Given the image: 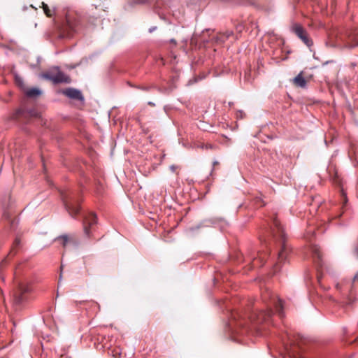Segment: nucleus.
<instances>
[{
    "label": "nucleus",
    "instance_id": "nucleus-1",
    "mask_svg": "<svg viewBox=\"0 0 358 358\" xmlns=\"http://www.w3.org/2000/svg\"><path fill=\"white\" fill-rule=\"evenodd\" d=\"M262 299L266 305L265 310L253 311L248 318H245L238 312H231L229 322V329L233 334H245L250 330L249 323L261 324L269 322L274 308L280 317L284 316L282 301L268 289H265L262 293Z\"/></svg>",
    "mask_w": 358,
    "mask_h": 358
},
{
    "label": "nucleus",
    "instance_id": "nucleus-2",
    "mask_svg": "<svg viewBox=\"0 0 358 358\" xmlns=\"http://www.w3.org/2000/svg\"><path fill=\"white\" fill-rule=\"evenodd\" d=\"M269 234L272 238L279 242L280 247L278 253V261L273 266V273L275 274L280 270L282 264L286 262L289 254V248L285 243V233L276 216L272 218Z\"/></svg>",
    "mask_w": 358,
    "mask_h": 358
},
{
    "label": "nucleus",
    "instance_id": "nucleus-3",
    "mask_svg": "<svg viewBox=\"0 0 358 358\" xmlns=\"http://www.w3.org/2000/svg\"><path fill=\"white\" fill-rule=\"evenodd\" d=\"M64 207L69 215L74 217L80 211V199L79 193L71 190L61 192Z\"/></svg>",
    "mask_w": 358,
    "mask_h": 358
},
{
    "label": "nucleus",
    "instance_id": "nucleus-4",
    "mask_svg": "<svg viewBox=\"0 0 358 358\" xmlns=\"http://www.w3.org/2000/svg\"><path fill=\"white\" fill-rule=\"evenodd\" d=\"M32 291L31 282L27 280L17 283V289L14 292L13 301L15 304L21 305L27 301V294Z\"/></svg>",
    "mask_w": 358,
    "mask_h": 358
},
{
    "label": "nucleus",
    "instance_id": "nucleus-5",
    "mask_svg": "<svg viewBox=\"0 0 358 358\" xmlns=\"http://www.w3.org/2000/svg\"><path fill=\"white\" fill-rule=\"evenodd\" d=\"M336 37L338 41L343 43V45L346 48H352L358 46V31L352 30L339 31Z\"/></svg>",
    "mask_w": 358,
    "mask_h": 358
},
{
    "label": "nucleus",
    "instance_id": "nucleus-6",
    "mask_svg": "<svg viewBox=\"0 0 358 358\" xmlns=\"http://www.w3.org/2000/svg\"><path fill=\"white\" fill-rule=\"evenodd\" d=\"M53 69L57 71L55 74L51 71H47L42 73L40 76L43 79L52 81L54 84H69L71 83V78L61 71L59 66H55Z\"/></svg>",
    "mask_w": 358,
    "mask_h": 358
},
{
    "label": "nucleus",
    "instance_id": "nucleus-7",
    "mask_svg": "<svg viewBox=\"0 0 358 358\" xmlns=\"http://www.w3.org/2000/svg\"><path fill=\"white\" fill-rule=\"evenodd\" d=\"M357 285H358V272L354 275L350 285H341L339 283H338L336 285L337 289L342 292L344 294H346L347 293H348L347 300L343 302L345 306L352 304V303L353 301L352 292H353V289H355V287Z\"/></svg>",
    "mask_w": 358,
    "mask_h": 358
},
{
    "label": "nucleus",
    "instance_id": "nucleus-8",
    "mask_svg": "<svg viewBox=\"0 0 358 358\" xmlns=\"http://www.w3.org/2000/svg\"><path fill=\"white\" fill-rule=\"evenodd\" d=\"M291 31L295 34L308 47L313 45V43L308 36L306 30L299 23H294L292 25Z\"/></svg>",
    "mask_w": 358,
    "mask_h": 358
},
{
    "label": "nucleus",
    "instance_id": "nucleus-9",
    "mask_svg": "<svg viewBox=\"0 0 358 358\" xmlns=\"http://www.w3.org/2000/svg\"><path fill=\"white\" fill-rule=\"evenodd\" d=\"M97 223L96 215L93 212L87 213L83 217V229L87 237L91 236V229Z\"/></svg>",
    "mask_w": 358,
    "mask_h": 358
},
{
    "label": "nucleus",
    "instance_id": "nucleus-10",
    "mask_svg": "<svg viewBox=\"0 0 358 358\" xmlns=\"http://www.w3.org/2000/svg\"><path fill=\"white\" fill-rule=\"evenodd\" d=\"M62 93L69 99L80 101H84V96L79 90L69 87L62 90Z\"/></svg>",
    "mask_w": 358,
    "mask_h": 358
},
{
    "label": "nucleus",
    "instance_id": "nucleus-11",
    "mask_svg": "<svg viewBox=\"0 0 358 358\" xmlns=\"http://www.w3.org/2000/svg\"><path fill=\"white\" fill-rule=\"evenodd\" d=\"M266 256H267L266 254L258 252L257 255H254L248 257V259L252 262L253 267H259L264 264Z\"/></svg>",
    "mask_w": 358,
    "mask_h": 358
},
{
    "label": "nucleus",
    "instance_id": "nucleus-12",
    "mask_svg": "<svg viewBox=\"0 0 358 358\" xmlns=\"http://www.w3.org/2000/svg\"><path fill=\"white\" fill-rule=\"evenodd\" d=\"M20 245V240L19 238H16L15 239V241H14L12 249L10 251V253L8 254V255L6 258H4L1 261V262L0 264V270H1V271H2L3 268H4V266H6V265L7 264L8 259L9 257H10V256L13 257L17 253L16 248L17 247H19Z\"/></svg>",
    "mask_w": 358,
    "mask_h": 358
},
{
    "label": "nucleus",
    "instance_id": "nucleus-13",
    "mask_svg": "<svg viewBox=\"0 0 358 358\" xmlns=\"http://www.w3.org/2000/svg\"><path fill=\"white\" fill-rule=\"evenodd\" d=\"M313 259L315 264L318 267L322 266V254L320 250V248H318L317 245H313L310 248Z\"/></svg>",
    "mask_w": 358,
    "mask_h": 358
},
{
    "label": "nucleus",
    "instance_id": "nucleus-14",
    "mask_svg": "<svg viewBox=\"0 0 358 358\" xmlns=\"http://www.w3.org/2000/svg\"><path fill=\"white\" fill-rule=\"evenodd\" d=\"M55 241L59 242V243L62 245V246L65 248L67 246V244L69 243H71L74 244L75 245H78V243L73 239L70 238L68 235L63 234L61 236H57L55 238Z\"/></svg>",
    "mask_w": 358,
    "mask_h": 358
},
{
    "label": "nucleus",
    "instance_id": "nucleus-15",
    "mask_svg": "<svg viewBox=\"0 0 358 358\" xmlns=\"http://www.w3.org/2000/svg\"><path fill=\"white\" fill-rule=\"evenodd\" d=\"M293 83L296 86L301 88H305L307 85V81L303 76V73H299L293 80Z\"/></svg>",
    "mask_w": 358,
    "mask_h": 358
},
{
    "label": "nucleus",
    "instance_id": "nucleus-16",
    "mask_svg": "<svg viewBox=\"0 0 358 358\" xmlns=\"http://www.w3.org/2000/svg\"><path fill=\"white\" fill-rule=\"evenodd\" d=\"M265 205L262 195L255 196L251 201V208H257Z\"/></svg>",
    "mask_w": 358,
    "mask_h": 358
},
{
    "label": "nucleus",
    "instance_id": "nucleus-17",
    "mask_svg": "<svg viewBox=\"0 0 358 358\" xmlns=\"http://www.w3.org/2000/svg\"><path fill=\"white\" fill-rule=\"evenodd\" d=\"M233 35L232 31H226L224 34L216 37V41L218 43H224L231 36Z\"/></svg>",
    "mask_w": 358,
    "mask_h": 358
},
{
    "label": "nucleus",
    "instance_id": "nucleus-18",
    "mask_svg": "<svg viewBox=\"0 0 358 358\" xmlns=\"http://www.w3.org/2000/svg\"><path fill=\"white\" fill-rule=\"evenodd\" d=\"M41 91L38 88H31L26 91V96L29 98H34L41 95Z\"/></svg>",
    "mask_w": 358,
    "mask_h": 358
},
{
    "label": "nucleus",
    "instance_id": "nucleus-19",
    "mask_svg": "<svg viewBox=\"0 0 358 358\" xmlns=\"http://www.w3.org/2000/svg\"><path fill=\"white\" fill-rule=\"evenodd\" d=\"M43 9L44 13L48 17H51L52 15V10L49 8L48 6L44 3H43Z\"/></svg>",
    "mask_w": 358,
    "mask_h": 358
},
{
    "label": "nucleus",
    "instance_id": "nucleus-20",
    "mask_svg": "<svg viewBox=\"0 0 358 358\" xmlns=\"http://www.w3.org/2000/svg\"><path fill=\"white\" fill-rule=\"evenodd\" d=\"M170 170L173 172V173H175L176 174H178V173L177 172V170L180 169V166H178V165H175V164H172L169 167Z\"/></svg>",
    "mask_w": 358,
    "mask_h": 358
},
{
    "label": "nucleus",
    "instance_id": "nucleus-21",
    "mask_svg": "<svg viewBox=\"0 0 358 358\" xmlns=\"http://www.w3.org/2000/svg\"><path fill=\"white\" fill-rule=\"evenodd\" d=\"M243 29H244V26L242 24H238L236 27V29L238 33H241L243 31Z\"/></svg>",
    "mask_w": 358,
    "mask_h": 358
},
{
    "label": "nucleus",
    "instance_id": "nucleus-22",
    "mask_svg": "<svg viewBox=\"0 0 358 358\" xmlns=\"http://www.w3.org/2000/svg\"><path fill=\"white\" fill-rule=\"evenodd\" d=\"M90 259H87L85 258V268H86V272L87 273L88 275H90V272H89V269L87 268V266L90 264Z\"/></svg>",
    "mask_w": 358,
    "mask_h": 358
},
{
    "label": "nucleus",
    "instance_id": "nucleus-23",
    "mask_svg": "<svg viewBox=\"0 0 358 358\" xmlns=\"http://www.w3.org/2000/svg\"><path fill=\"white\" fill-rule=\"evenodd\" d=\"M68 24H69V27L71 32H76L77 31L76 28L70 24L69 21H67Z\"/></svg>",
    "mask_w": 358,
    "mask_h": 358
},
{
    "label": "nucleus",
    "instance_id": "nucleus-24",
    "mask_svg": "<svg viewBox=\"0 0 358 358\" xmlns=\"http://www.w3.org/2000/svg\"><path fill=\"white\" fill-rule=\"evenodd\" d=\"M3 217L6 219V220H9L10 219V215L8 212L6 211H4L3 212Z\"/></svg>",
    "mask_w": 358,
    "mask_h": 358
},
{
    "label": "nucleus",
    "instance_id": "nucleus-25",
    "mask_svg": "<svg viewBox=\"0 0 358 358\" xmlns=\"http://www.w3.org/2000/svg\"><path fill=\"white\" fill-rule=\"evenodd\" d=\"M145 2V0H134V3L136 4H142Z\"/></svg>",
    "mask_w": 358,
    "mask_h": 358
},
{
    "label": "nucleus",
    "instance_id": "nucleus-26",
    "mask_svg": "<svg viewBox=\"0 0 358 358\" xmlns=\"http://www.w3.org/2000/svg\"><path fill=\"white\" fill-rule=\"evenodd\" d=\"M96 20H97V17H92V19H90L89 21L90 23L94 24Z\"/></svg>",
    "mask_w": 358,
    "mask_h": 358
},
{
    "label": "nucleus",
    "instance_id": "nucleus-27",
    "mask_svg": "<svg viewBox=\"0 0 358 358\" xmlns=\"http://www.w3.org/2000/svg\"><path fill=\"white\" fill-rule=\"evenodd\" d=\"M156 29H157V27H150V28L149 29V32H150V33H152V32H153V31H154L155 30H156Z\"/></svg>",
    "mask_w": 358,
    "mask_h": 358
},
{
    "label": "nucleus",
    "instance_id": "nucleus-28",
    "mask_svg": "<svg viewBox=\"0 0 358 358\" xmlns=\"http://www.w3.org/2000/svg\"><path fill=\"white\" fill-rule=\"evenodd\" d=\"M141 89L145 91H148L150 89V87H141Z\"/></svg>",
    "mask_w": 358,
    "mask_h": 358
},
{
    "label": "nucleus",
    "instance_id": "nucleus-29",
    "mask_svg": "<svg viewBox=\"0 0 358 358\" xmlns=\"http://www.w3.org/2000/svg\"><path fill=\"white\" fill-rule=\"evenodd\" d=\"M342 194L344 196L345 201L346 202L347 201V199H346L345 194L343 192V190H342Z\"/></svg>",
    "mask_w": 358,
    "mask_h": 358
},
{
    "label": "nucleus",
    "instance_id": "nucleus-30",
    "mask_svg": "<svg viewBox=\"0 0 358 358\" xmlns=\"http://www.w3.org/2000/svg\"><path fill=\"white\" fill-rule=\"evenodd\" d=\"M170 42H171V43H174V44H176V40H174V39H171V40L170 41Z\"/></svg>",
    "mask_w": 358,
    "mask_h": 358
},
{
    "label": "nucleus",
    "instance_id": "nucleus-31",
    "mask_svg": "<svg viewBox=\"0 0 358 358\" xmlns=\"http://www.w3.org/2000/svg\"><path fill=\"white\" fill-rule=\"evenodd\" d=\"M148 104L150 106H155V103L151 101L148 102Z\"/></svg>",
    "mask_w": 358,
    "mask_h": 358
},
{
    "label": "nucleus",
    "instance_id": "nucleus-32",
    "mask_svg": "<svg viewBox=\"0 0 358 358\" xmlns=\"http://www.w3.org/2000/svg\"><path fill=\"white\" fill-rule=\"evenodd\" d=\"M117 354H118V356L115 357V358H120V357L121 353L118 352Z\"/></svg>",
    "mask_w": 358,
    "mask_h": 358
},
{
    "label": "nucleus",
    "instance_id": "nucleus-33",
    "mask_svg": "<svg viewBox=\"0 0 358 358\" xmlns=\"http://www.w3.org/2000/svg\"><path fill=\"white\" fill-rule=\"evenodd\" d=\"M217 164H218V162H217V161H215V162H213V165H214V166H215V165H217Z\"/></svg>",
    "mask_w": 358,
    "mask_h": 358
},
{
    "label": "nucleus",
    "instance_id": "nucleus-34",
    "mask_svg": "<svg viewBox=\"0 0 358 358\" xmlns=\"http://www.w3.org/2000/svg\"><path fill=\"white\" fill-rule=\"evenodd\" d=\"M2 296V291L0 289V298Z\"/></svg>",
    "mask_w": 358,
    "mask_h": 358
}]
</instances>
